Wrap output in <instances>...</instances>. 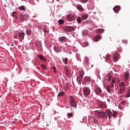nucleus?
Masks as SVG:
<instances>
[{"mask_svg":"<svg viewBox=\"0 0 130 130\" xmlns=\"http://www.w3.org/2000/svg\"><path fill=\"white\" fill-rule=\"evenodd\" d=\"M15 18H16V19H17V18H18V17H17V16H16V15L15 16Z\"/></svg>","mask_w":130,"mask_h":130,"instance_id":"nucleus-51","label":"nucleus"},{"mask_svg":"<svg viewBox=\"0 0 130 130\" xmlns=\"http://www.w3.org/2000/svg\"><path fill=\"white\" fill-rule=\"evenodd\" d=\"M121 104L123 105H125V102H124V101L121 102Z\"/></svg>","mask_w":130,"mask_h":130,"instance_id":"nucleus-47","label":"nucleus"},{"mask_svg":"<svg viewBox=\"0 0 130 130\" xmlns=\"http://www.w3.org/2000/svg\"><path fill=\"white\" fill-rule=\"evenodd\" d=\"M117 81H118V82H120V79L118 78V79H117Z\"/></svg>","mask_w":130,"mask_h":130,"instance_id":"nucleus-49","label":"nucleus"},{"mask_svg":"<svg viewBox=\"0 0 130 130\" xmlns=\"http://www.w3.org/2000/svg\"><path fill=\"white\" fill-rule=\"evenodd\" d=\"M113 10L115 13H118L120 10V6H115L113 8Z\"/></svg>","mask_w":130,"mask_h":130,"instance_id":"nucleus-20","label":"nucleus"},{"mask_svg":"<svg viewBox=\"0 0 130 130\" xmlns=\"http://www.w3.org/2000/svg\"><path fill=\"white\" fill-rule=\"evenodd\" d=\"M38 57L40 58V60H43L44 62L47 61L46 58H45L43 55L40 54L38 55Z\"/></svg>","mask_w":130,"mask_h":130,"instance_id":"nucleus-21","label":"nucleus"},{"mask_svg":"<svg viewBox=\"0 0 130 130\" xmlns=\"http://www.w3.org/2000/svg\"><path fill=\"white\" fill-rule=\"evenodd\" d=\"M43 31L44 32H48L49 29L46 26H44V27H43Z\"/></svg>","mask_w":130,"mask_h":130,"instance_id":"nucleus-28","label":"nucleus"},{"mask_svg":"<svg viewBox=\"0 0 130 130\" xmlns=\"http://www.w3.org/2000/svg\"><path fill=\"white\" fill-rule=\"evenodd\" d=\"M64 95V92L62 91V92H59V93L58 94V96H63Z\"/></svg>","mask_w":130,"mask_h":130,"instance_id":"nucleus-31","label":"nucleus"},{"mask_svg":"<svg viewBox=\"0 0 130 130\" xmlns=\"http://www.w3.org/2000/svg\"><path fill=\"white\" fill-rule=\"evenodd\" d=\"M77 22H78V23H81V17H77Z\"/></svg>","mask_w":130,"mask_h":130,"instance_id":"nucleus-37","label":"nucleus"},{"mask_svg":"<svg viewBox=\"0 0 130 130\" xmlns=\"http://www.w3.org/2000/svg\"><path fill=\"white\" fill-rule=\"evenodd\" d=\"M70 105L75 108H77V104L75 101L73 96L72 95H70Z\"/></svg>","mask_w":130,"mask_h":130,"instance_id":"nucleus-2","label":"nucleus"},{"mask_svg":"<svg viewBox=\"0 0 130 130\" xmlns=\"http://www.w3.org/2000/svg\"><path fill=\"white\" fill-rule=\"evenodd\" d=\"M83 78V76H82V75H79L78 76H77V81L79 85L81 84L82 80Z\"/></svg>","mask_w":130,"mask_h":130,"instance_id":"nucleus-11","label":"nucleus"},{"mask_svg":"<svg viewBox=\"0 0 130 130\" xmlns=\"http://www.w3.org/2000/svg\"><path fill=\"white\" fill-rule=\"evenodd\" d=\"M84 93L85 95H88L90 94L91 91L89 88L85 87L83 88Z\"/></svg>","mask_w":130,"mask_h":130,"instance_id":"nucleus-7","label":"nucleus"},{"mask_svg":"<svg viewBox=\"0 0 130 130\" xmlns=\"http://www.w3.org/2000/svg\"><path fill=\"white\" fill-rule=\"evenodd\" d=\"M81 17H82V20H86V19L88 18V15L87 14L82 15Z\"/></svg>","mask_w":130,"mask_h":130,"instance_id":"nucleus-29","label":"nucleus"},{"mask_svg":"<svg viewBox=\"0 0 130 130\" xmlns=\"http://www.w3.org/2000/svg\"><path fill=\"white\" fill-rule=\"evenodd\" d=\"M64 30L69 32V31L74 30V28L72 27V26H66V27H64Z\"/></svg>","mask_w":130,"mask_h":130,"instance_id":"nucleus-8","label":"nucleus"},{"mask_svg":"<svg viewBox=\"0 0 130 130\" xmlns=\"http://www.w3.org/2000/svg\"><path fill=\"white\" fill-rule=\"evenodd\" d=\"M26 35H27L28 36H30V35H31V34H32V30H31V29H26Z\"/></svg>","mask_w":130,"mask_h":130,"instance_id":"nucleus-25","label":"nucleus"},{"mask_svg":"<svg viewBox=\"0 0 130 130\" xmlns=\"http://www.w3.org/2000/svg\"><path fill=\"white\" fill-rule=\"evenodd\" d=\"M67 18L68 21H70V22H71L74 20V17L72 15H67Z\"/></svg>","mask_w":130,"mask_h":130,"instance_id":"nucleus-15","label":"nucleus"},{"mask_svg":"<svg viewBox=\"0 0 130 130\" xmlns=\"http://www.w3.org/2000/svg\"><path fill=\"white\" fill-rule=\"evenodd\" d=\"M119 54L118 53H114L113 54V60L114 61L116 62L119 58Z\"/></svg>","mask_w":130,"mask_h":130,"instance_id":"nucleus-9","label":"nucleus"},{"mask_svg":"<svg viewBox=\"0 0 130 130\" xmlns=\"http://www.w3.org/2000/svg\"><path fill=\"white\" fill-rule=\"evenodd\" d=\"M110 80H111V77H109L108 80L109 81Z\"/></svg>","mask_w":130,"mask_h":130,"instance_id":"nucleus-50","label":"nucleus"},{"mask_svg":"<svg viewBox=\"0 0 130 130\" xmlns=\"http://www.w3.org/2000/svg\"><path fill=\"white\" fill-rule=\"evenodd\" d=\"M127 98L130 97V89H129L127 92V95H126Z\"/></svg>","mask_w":130,"mask_h":130,"instance_id":"nucleus-36","label":"nucleus"},{"mask_svg":"<svg viewBox=\"0 0 130 130\" xmlns=\"http://www.w3.org/2000/svg\"><path fill=\"white\" fill-rule=\"evenodd\" d=\"M99 106L101 108H107L106 104H105L103 102L99 103Z\"/></svg>","mask_w":130,"mask_h":130,"instance_id":"nucleus-22","label":"nucleus"},{"mask_svg":"<svg viewBox=\"0 0 130 130\" xmlns=\"http://www.w3.org/2000/svg\"><path fill=\"white\" fill-rule=\"evenodd\" d=\"M101 35L100 34H98V36H96V37H94V41L95 42H98V41H99L101 39Z\"/></svg>","mask_w":130,"mask_h":130,"instance_id":"nucleus-23","label":"nucleus"},{"mask_svg":"<svg viewBox=\"0 0 130 130\" xmlns=\"http://www.w3.org/2000/svg\"><path fill=\"white\" fill-rule=\"evenodd\" d=\"M79 73H80V76H83V75H84V71H83V70L80 71Z\"/></svg>","mask_w":130,"mask_h":130,"instance_id":"nucleus-35","label":"nucleus"},{"mask_svg":"<svg viewBox=\"0 0 130 130\" xmlns=\"http://www.w3.org/2000/svg\"><path fill=\"white\" fill-rule=\"evenodd\" d=\"M77 8L78 10L81 11V12L83 11V8L81 5H77Z\"/></svg>","mask_w":130,"mask_h":130,"instance_id":"nucleus-24","label":"nucleus"},{"mask_svg":"<svg viewBox=\"0 0 130 130\" xmlns=\"http://www.w3.org/2000/svg\"><path fill=\"white\" fill-rule=\"evenodd\" d=\"M94 92L96 93V94L99 95L100 93H102V91L101 90V88L96 87L94 89Z\"/></svg>","mask_w":130,"mask_h":130,"instance_id":"nucleus-14","label":"nucleus"},{"mask_svg":"<svg viewBox=\"0 0 130 130\" xmlns=\"http://www.w3.org/2000/svg\"><path fill=\"white\" fill-rule=\"evenodd\" d=\"M106 112L109 119L111 118L112 116H113L114 117H117V113L116 112H114L113 114L112 112L109 110V109H107Z\"/></svg>","mask_w":130,"mask_h":130,"instance_id":"nucleus-1","label":"nucleus"},{"mask_svg":"<svg viewBox=\"0 0 130 130\" xmlns=\"http://www.w3.org/2000/svg\"><path fill=\"white\" fill-rule=\"evenodd\" d=\"M41 67L44 70H46V66H45V65L42 64Z\"/></svg>","mask_w":130,"mask_h":130,"instance_id":"nucleus-44","label":"nucleus"},{"mask_svg":"<svg viewBox=\"0 0 130 130\" xmlns=\"http://www.w3.org/2000/svg\"><path fill=\"white\" fill-rule=\"evenodd\" d=\"M36 46L39 48H41L42 47V44L39 41L37 42Z\"/></svg>","mask_w":130,"mask_h":130,"instance_id":"nucleus-26","label":"nucleus"},{"mask_svg":"<svg viewBox=\"0 0 130 130\" xmlns=\"http://www.w3.org/2000/svg\"><path fill=\"white\" fill-rule=\"evenodd\" d=\"M122 43H123V44H127V40H122Z\"/></svg>","mask_w":130,"mask_h":130,"instance_id":"nucleus-43","label":"nucleus"},{"mask_svg":"<svg viewBox=\"0 0 130 130\" xmlns=\"http://www.w3.org/2000/svg\"><path fill=\"white\" fill-rule=\"evenodd\" d=\"M18 9L19 10H20V11H24L25 10V7L24 6H20L18 7Z\"/></svg>","mask_w":130,"mask_h":130,"instance_id":"nucleus-32","label":"nucleus"},{"mask_svg":"<svg viewBox=\"0 0 130 130\" xmlns=\"http://www.w3.org/2000/svg\"><path fill=\"white\" fill-rule=\"evenodd\" d=\"M98 33H102V29H99L98 30Z\"/></svg>","mask_w":130,"mask_h":130,"instance_id":"nucleus-46","label":"nucleus"},{"mask_svg":"<svg viewBox=\"0 0 130 130\" xmlns=\"http://www.w3.org/2000/svg\"><path fill=\"white\" fill-rule=\"evenodd\" d=\"M16 14H17L16 12V11H14V12L12 13V16L15 17V16H16Z\"/></svg>","mask_w":130,"mask_h":130,"instance_id":"nucleus-41","label":"nucleus"},{"mask_svg":"<svg viewBox=\"0 0 130 130\" xmlns=\"http://www.w3.org/2000/svg\"><path fill=\"white\" fill-rule=\"evenodd\" d=\"M58 23L60 25H61L62 24H63L64 23V21L62 20V19H60L59 21H58Z\"/></svg>","mask_w":130,"mask_h":130,"instance_id":"nucleus-38","label":"nucleus"},{"mask_svg":"<svg viewBox=\"0 0 130 130\" xmlns=\"http://www.w3.org/2000/svg\"><path fill=\"white\" fill-rule=\"evenodd\" d=\"M18 36L20 39L23 40L24 37L25 36V33L24 32H19L18 33Z\"/></svg>","mask_w":130,"mask_h":130,"instance_id":"nucleus-16","label":"nucleus"},{"mask_svg":"<svg viewBox=\"0 0 130 130\" xmlns=\"http://www.w3.org/2000/svg\"><path fill=\"white\" fill-rule=\"evenodd\" d=\"M65 73H66V74L67 75V76H70V72L69 70H68V69H65Z\"/></svg>","mask_w":130,"mask_h":130,"instance_id":"nucleus-30","label":"nucleus"},{"mask_svg":"<svg viewBox=\"0 0 130 130\" xmlns=\"http://www.w3.org/2000/svg\"><path fill=\"white\" fill-rule=\"evenodd\" d=\"M91 79L89 77H85L83 78V81H85L86 82H90Z\"/></svg>","mask_w":130,"mask_h":130,"instance_id":"nucleus-27","label":"nucleus"},{"mask_svg":"<svg viewBox=\"0 0 130 130\" xmlns=\"http://www.w3.org/2000/svg\"><path fill=\"white\" fill-rule=\"evenodd\" d=\"M63 62L65 63L66 65L68 64V58H65Z\"/></svg>","mask_w":130,"mask_h":130,"instance_id":"nucleus-33","label":"nucleus"},{"mask_svg":"<svg viewBox=\"0 0 130 130\" xmlns=\"http://www.w3.org/2000/svg\"><path fill=\"white\" fill-rule=\"evenodd\" d=\"M110 58H111V56H110V55L109 54H107L106 55V59L110 60Z\"/></svg>","mask_w":130,"mask_h":130,"instance_id":"nucleus-39","label":"nucleus"},{"mask_svg":"<svg viewBox=\"0 0 130 130\" xmlns=\"http://www.w3.org/2000/svg\"><path fill=\"white\" fill-rule=\"evenodd\" d=\"M108 114L105 112H102V118H107Z\"/></svg>","mask_w":130,"mask_h":130,"instance_id":"nucleus-19","label":"nucleus"},{"mask_svg":"<svg viewBox=\"0 0 130 130\" xmlns=\"http://www.w3.org/2000/svg\"><path fill=\"white\" fill-rule=\"evenodd\" d=\"M93 123H94V124H98L99 123V120H98L96 118H94V119H93Z\"/></svg>","mask_w":130,"mask_h":130,"instance_id":"nucleus-34","label":"nucleus"},{"mask_svg":"<svg viewBox=\"0 0 130 130\" xmlns=\"http://www.w3.org/2000/svg\"><path fill=\"white\" fill-rule=\"evenodd\" d=\"M126 86V85L124 82H121L119 83V87L121 88V89H122L124 91L125 90Z\"/></svg>","mask_w":130,"mask_h":130,"instance_id":"nucleus-13","label":"nucleus"},{"mask_svg":"<svg viewBox=\"0 0 130 130\" xmlns=\"http://www.w3.org/2000/svg\"><path fill=\"white\" fill-rule=\"evenodd\" d=\"M124 90H123L120 87L118 91V94H119V96L120 98L124 96Z\"/></svg>","mask_w":130,"mask_h":130,"instance_id":"nucleus-10","label":"nucleus"},{"mask_svg":"<svg viewBox=\"0 0 130 130\" xmlns=\"http://www.w3.org/2000/svg\"><path fill=\"white\" fill-rule=\"evenodd\" d=\"M29 15L27 13L26 14L23 15L22 13L20 15V19L21 21L26 20L27 19H29Z\"/></svg>","mask_w":130,"mask_h":130,"instance_id":"nucleus-4","label":"nucleus"},{"mask_svg":"<svg viewBox=\"0 0 130 130\" xmlns=\"http://www.w3.org/2000/svg\"><path fill=\"white\" fill-rule=\"evenodd\" d=\"M52 69L54 70V73H56L57 71H56V69L55 67H52Z\"/></svg>","mask_w":130,"mask_h":130,"instance_id":"nucleus-45","label":"nucleus"},{"mask_svg":"<svg viewBox=\"0 0 130 130\" xmlns=\"http://www.w3.org/2000/svg\"><path fill=\"white\" fill-rule=\"evenodd\" d=\"M67 38L66 37H64V36H63L62 37H60L59 38V42H60V43H64L66 41Z\"/></svg>","mask_w":130,"mask_h":130,"instance_id":"nucleus-17","label":"nucleus"},{"mask_svg":"<svg viewBox=\"0 0 130 130\" xmlns=\"http://www.w3.org/2000/svg\"><path fill=\"white\" fill-rule=\"evenodd\" d=\"M54 50H55V51H56L57 53L60 52L61 51V47H59V46H55L54 48Z\"/></svg>","mask_w":130,"mask_h":130,"instance_id":"nucleus-18","label":"nucleus"},{"mask_svg":"<svg viewBox=\"0 0 130 130\" xmlns=\"http://www.w3.org/2000/svg\"><path fill=\"white\" fill-rule=\"evenodd\" d=\"M14 38L16 39H17V35H15V36H14Z\"/></svg>","mask_w":130,"mask_h":130,"instance_id":"nucleus-48","label":"nucleus"},{"mask_svg":"<svg viewBox=\"0 0 130 130\" xmlns=\"http://www.w3.org/2000/svg\"><path fill=\"white\" fill-rule=\"evenodd\" d=\"M73 113H68V116H69V117H72L73 116Z\"/></svg>","mask_w":130,"mask_h":130,"instance_id":"nucleus-40","label":"nucleus"},{"mask_svg":"<svg viewBox=\"0 0 130 130\" xmlns=\"http://www.w3.org/2000/svg\"><path fill=\"white\" fill-rule=\"evenodd\" d=\"M13 45H14V44H12V45L11 46H13Z\"/></svg>","mask_w":130,"mask_h":130,"instance_id":"nucleus-52","label":"nucleus"},{"mask_svg":"<svg viewBox=\"0 0 130 130\" xmlns=\"http://www.w3.org/2000/svg\"><path fill=\"white\" fill-rule=\"evenodd\" d=\"M89 59L88 58V57H85V66L89 69H90L91 68H93V64H89Z\"/></svg>","mask_w":130,"mask_h":130,"instance_id":"nucleus-5","label":"nucleus"},{"mask_svg":"<svg viewBox=\"0 0 130 130\" xmlns=\"http://www.w3.org/2000/svg\"><path fill=\"white\" fill-rule=\"evenodd\" d=\"M124 81L127 82L129 78V72L128 71H126L124 73Z\"/></svg>","mask_w":130,"mask_h":130,"instance_id":"nucleus-6","label":"nucleus"},{"mask_svg":"<svg viewBox=\"0 0 130 130\" xmlns=\"http://www.w3.org/2000/svg\"><path fill=\"white\" fill-rule=\"evenodd\" d=\"M115 82V79L114 78L112 79V83L110 85H109L107 86V90L108 92L110 93L111 89L113 88L114 83Z\"/></svg>","mask_w":130,"mask_h":130,"instance_id":"nucleus-3","label":"nucleus"},{"mask_svg":"<svg viewBox=\"0 0 130 130\" xmlns=\"http://www.w3.org/2000/svg\"><path fill=\"white\" fill-rule=\"evenodd\" d=\"M88 2V0H81V2L83 3V4H85V3H87Z\"/></svg>","mask_w":130,"mask_h":130,"instance_id":"nucleus-42","label":"nucleus"},{"mask_svg":"<svg viewBox=\"0 0 130 130\" xmlns=\"http://www.w3.org/2000/svg\"><path fill=\"white\" fill-rule=\"evenodd\" d=\"M94 114H95V115L96 116H98V118H102V112H100V111H98V110L95 111Z\"/></svg>","mask_w":130,"mask_h":130,"instance_id":"nucleus-12","label":"nucleus"}]
</instances>
